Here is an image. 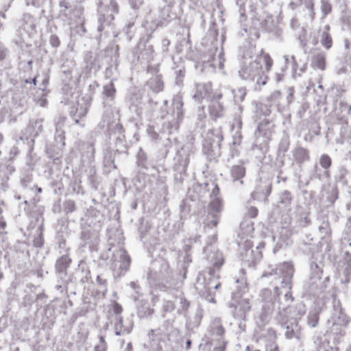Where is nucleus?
<instances>
[{"label": "nucleus", "mask_w": 351, "mask_h": 351, "mask_svg": "<svg viewBox=\"0 0 351 351\" xmlns=\"http://www.w3.org/2000/svg\"><path fill=\"white\" fill-rule=\"evenodd\" d=\"M287 330L285 332V337L287 339H292L294 337V331L293 329H291L289 326L287 328Z\"/></svg>", "instance_id": "18"}, {"label": "nucleus", "mask_w": 351, "mask_h": 351, "mask_svg": "<svg viewBox=\"0 0 351 351\" xmlns=\"http://www.w3.org/2000/svg\"><path fill=\"white\" fill-rule=\"evenodd\" d=\"M258 210L256 207L252 206L248 210V214L250 217L254 218L258 215Z\"/></svg>", "instance_id": "16"}, {"label": "nucleus", "mask_w": 351, "mask_h": 351, "mask_svg": "<svg viewBox=\"0 0 351 351\" xmlns=\"http://www.w3.org/2000/svg\"><path fill=\"white\" fill-rule=\"evenodd\" d=\"M37 191H38V193H41L42 192V189L40 187H38Z\"/></svg>", "instance_id": "32"}, {"label": "nucleus", "mask_w": 351, "mask_h": 351, "mask_svg": "<svg viewBox=\"0 0 351 351\" xmlns=\"http://www.w3.org/2000/svg\"><path fill=\"white\" fill-rule=\"evenodd\" d=\"M106 343L103 337H100V344L95 347V351H106Z\"/></svg>", "instance_id": "13"}, {"label": "nucleus", "mask_w": 351, "mask_h": 351, "mask_svg": "<svg viewBox=\"0 0 351 351\" xmlns=\"http://www.w3.org/2000/svg\"><path fill=\"white\" fill-rule=\"evenodd\" d=\"M293 94H294V89H293V88H290V93L289 94L288 98L293 99Z\"/></svg>", "instance_id": "25"}, {"label": "nucleus", "mask_w": 351, "mask_h": 351, "mask_svg": "<svg viewBox=\"0 0 351 351\" xmlns=\"http://www.w3.org/2000/svg\"><path fill=\"white\" fill-rule=\"evenodd\" d=\"M64 206L66 213H72L76 208L75 203L73 200L66 201L64 202Z\"/></svg>", "instance_id": "12"}, {"label": "nucleus", "mask_w": 351, "mask_h": 351, "mask_svg": "<svg viewBox=\"0 0 351 351\" xmlns=\"http://www.w3.org/2000/svg\"><path fill=\"white\" fill-rule=\"evenodd\" d=\"M3 141V136L0 134V143L2 142Z\"/></svg>", "instance_id": "33"}, {"label": "nucleus", "mask_w": 351, "mask_h": 351, "mask_svg": "<svg viewBox=\"0 0 351 351\" xmlns=\"http://www.w3.org/2000/svg\"><path fill=\"white\" fill-rule=\"evenodd\" d=\"M339 120L341 123L348 124V119L345 117L339 118Z\"/></svg>", "instance_id": "24"}, {"label": "nucleus", "mask_w": 351, "mask_h": 351, "mask_svg": "<svg viewBox=\"0 0 351 351\" xmlns=\"http://www.w3.org/2000/svg\"><path fill=\"white\" fill-rule=\"evenodd\" d=\"M252 351H261L260 350H254Z\"/></svg>", "instance_id": "37"}, {"label": "nucleus", "mask_w": 351, "mask_h": 351, "mask_svg": "<svg viewBox=\"0 0 351 351\" xmlns=\"http://www.w3.org/2000/svg\"><path fill=\"white\" fill-rule=\"evenodd\" d=\"M223 141V135L221 128H212L208 130L205 138V142L210 147H221Z\"/></svg>", "instance_id": "2"}, {"label": "nucleus", "mask_w": 351, "mask_h": 351, "mask_svg": "<svg viewBox=\"0 0 351 351\" xmlns=\"http://www.w3.org/2000/svg\"><path fill=\"white\" fill-rule=\"evenodd\" d=\"M116 88L114 84L111 82L108 85H106L104 87V94L106 97H110L113 99L115 97Z\"/></svg>", "instance_id": "11"}, {"label": "nucleus", "mask_w": 351, "mask_h": 351, "mask_svg": "<svg viewBox=\"0 0 351 351\" xmlns=\"http://www.w3.org/2000/svg\"><path fill=\"white\" fill-rule=\"evenodd\" d=\"M293 156L298 163H303L310 160L308 151L302 147L295 149L293 151Z\"/></svg>", "instance_id": "5"}, {"label": "nucleus", "mask_w": 351, "mask_h": 351, "mask_svg": "<svg viewBox=\"0 0 351 351\" xmlns=\"http://www.w3.org/2000/svg\"><path fill=\"white\" fill-rule=\"evenodd\" d=\"M326 53L323 51H315L311 58V66L315 70L324 71L326 66Z\"/></svg>", "instance_id": "3"}, {"label": "nucleus", "mask_w": 351, "mask_h": 351, "mask_svg": "<svg viewBox=\"0 0 351 351\" xmlns=\"http://www.w3.org/2000/svg\"><path fill=\"white\" fill-rule=\"evenodd\" d=\"M319 162L321 167L326 170L325 176L329 178L330 177V174L328 169L332 165L331 158L328 154H322L319 158Z\"/></svg>", "instance_id": "7"}, {"label": "nucleus", "mask_w": 351, "mask_h": 351, "mask_svg": "<svg viewBox=\"0 0 351 351\" xmlns=\"http://www.w3.org/2000/svg\"><path fill=\"white\" fill-rule=\"evenodd\" d=\"M273 64L274 60L271 56L262 49L243 72L247 77L263 86L269 80L267 73L271 70Z\"/></svg>", "instance_id": "1"}, {"label": "nucleus", "mask_w": 351, "mask_h": 351, "mask_svg": "<svg viewBox=\"0 0 351 351\" xmlns=\"http://www.w3.org/2000/svg\"><path fill=\"white\" fill-rule=\"evenodd\" d=\"M124 261L126 262V263L128 264V265H130V256H125L124 258H123Z\"/></svg>", "instance_id": "26"}, {"label": "nucleus", "mask_w": 351, "mask_h": 351, "mask_svg": "<svg viewBox=\"0 0 351 351\" xmlns=\"http://www.w3.org/2000/svg\"><path fill=\"white\" fill-rule=\"evenodd\" d=\"M158 91H160L163 88V82L160 80H157Z\"/></svg>", "instance_id": "21"}, {"label": "nucleus", "mask_w": 351, "mask_h": 351, "mask_svg": "<svg viewBox=\"0 0 351 351\" xmlns=\"http://www.w3.org/2000/svg\"><path fill=\"white\" fill-rule=\"evenodd\" d=\"M191 346V341L190 339H189V340H187V341L186 343V348L187 350L190 349Z\"/></svg>", "instance_id": "27"}, {"label": "nucleus", "mask_w": 351, "mask_h": 351, "mask_svg": "<svg viewBox=\"0 0 351 351\" xmlns=\"http://www.w3.org/2000/svg\"><path fill=\"white\" fill-rule=\"evenodd\" d=\"M282 269L287 272L292 273L293 271V265L291 262H284L280 265Z\"/></svg>", "instance_id": "14"}, {"label": "nucleus", "mask_w": 351, "mask_h": 351, "mask_svg": "<svg viewBox=\"0 0 351 351\" xmlns=\"http://www.w3.org/2000/svg\"><path fill=\"white\" fill-rule=\"evenodd\" d=\"M348 24L351 29V16L348 19Z\"/></svg>", "instance_id": "31"}, {"label": "nucleus", "mask_w": 351, "mask_h": 351, "mask_svg": "<svg viewBox=\"0 0 351 351\" xmlns=\"http://www.w3.org/2000/svg\"><path fill=\"white\" fill-rule=\"evenodd\" d=\"M219 191H220V189H219V186L217 184H215V187L213 189L212 193H211V197H215V199L211 202L210 205L215 206V209L217 210H219V208L221 205V201H220L219 198L217 197V196L219 194Z\"/></svg>", "instance_id": "10"}, {"label": "nucleus", "mask_w": 351, "mask_h": 351, "mask_svg": "<svg viewBox=\"0 0 351 351\" xmlns=\"http://www.w3.org/2000/svg\"><path fill=\"white\" fill-rule=\"evenodd\" d=\"M55 39L56 40V41H57L58 44H59V40H58V38H57V37H56V38H55Z\"/></svg>", "instance_id": "35"}, {"label": "nucleus", "mask_w": 351, "mask_h": 351, "mask_svg": "<svg viewBox=\"0 0 351 351\" xmlns=\"http://www.w3.org/2000/svg\"><path fill=\"white\" fill-rule=\"evenodd\" d=\"M285 195H286V196H287V199L288 202H291V197H290V194H289V193H285Z\"/></svg>", "instance_id": "28"}, {"label": "nucleus", "mask_w": 351, "mask_h": 351, "mask_svg": "<svg viewBox=\"0 0 351 351\" xmlns=\"http://www.w3.org/2000/svg\"><path fill=\"white\" fill-rule=\"evenodd\" d=\"M112 310H113V312L117 314V315H119L121 313L122 311H123V308L121 307V306L118 304V303H114L112 306Z\"/></svg>", "instance_id": "17"}, {"label": "nucleus", "mask_w": 351, "mask_h": 351, "mask_svg": "<svg viewBox=\"0 0 351 351\" xmlns=\"http://www.w3.org/2000/svg\"><path fill=\"white\" fill-rule=\"evenodd\" d=\"M245 169L243 166L235 165L231 169V176L234 180H239L244 177Z\"/></svg>", "instance_id": "8"}, {"label": "nucleus", "mask_w": 351, "mask_h": 351, "mask_svg": "<svg viewBox=\"0 0 351 351\" xmlns=\"http://www.w3.org/2000/svg\"><path fill=\"white\" fill-rule=\"evenodd\" d=\"M322 9L324 14H327L331 11V5L328 1H324L322 5Z\"/></svg>", "instance_id": "15"}, {"label": "nucleus", "mask_w": 351, "mask_h": 351, "mask_svg": "<svg viewBox=\"0 0 351 351\" xmlns=\"http://www.w3.org/2000/svg\"><path fill=\"white\" fill-rule=\"evenodd\" d=\"M112 6L114 8L115 12H118V8H117V3H112Z\"/></svg>", "instance_id": "29"}, {"label": "nucleus", "mask_w": 351, "mask_h": 351, "mask_svg": "<svg viewBox=\"0 0 351 351\" xmlns=\"http://www.w3.org/2000/svg\"><path fill=\"white\" fill-rule=\"evenodd\" d=\"M346 47L347 48H349V45H348V42H347V41L346 42Z\"/></svg>", "instance_id": "34"}, {"label": "nucleus", "mask_w": 351, "mask_h": 351, "mask_svg": "<svg viewBox=\"0 0 351 351\" xmlns=\"http://www.w3.org/2000/svg\"><path fill=\"white\" fill-rule=\"evenodd\" d=\"M328 27H327V31H325L322 34L321 43L327 49H330L332 44V38L328 33Z\"/></svg>", "instance_id": "9"}, {"label": "nucleus", "mask_w": 351, "mask_h": 351, "mask_svg": "<svg viewBox=\"0 0 351 351\" xmlns=\"http://www.w3.org/2000/svg\"><path fill=\"white\" fill-rule=\"evenodd\" d=\"M5 58V53L4 50L0 49V61L3 60Z\"/></svg>", "instance_id": "23"}, {"label": "nucleus", "mask_w": 351, "mask_h": 351, "mask_svg": "<svg viewBox=\"0 0 351 351\" xmlns=\"http://www.w3.org/2000/svg\"><path fill=\"white\" fill-rule=\"evenodd\" d=\"M219 108L221 109V110H222V106L221 105L219 104Z\"/></svg>", "instance_id": "36"}, {"label": "nucleus", "mask_w": 351, "mask_h": 351, "mask_svg": "<svg viewBox=\"0 0 351 351\" xmlns=\"http://www.w3.org/2000/svg\"><path fill=\"white\" fill-rule=\"evenodd\" d=\"M71 259L68 255H63L60 257L56 263V269L58 272L62 273L65 271L69 267Z\"/></svg>", "instance_id": "6"}, {"label": "nucleus", "mask_w": 351, "mask_h": 351, "mask_svg": "<svg viewBox=\"0 0 351 351\" xmlns=\"http://www.w3.org/2000/svg\"><path fill=\"white\" fill-rule=\"evenodd\" d=\"M341 108H343L345 110H348V114H350L351 112V106H348L346 103L341 102L340 103Z\"/></svg>", "instance_id": "20"}, {"label": "nucleus", "mask_w": 351, "mask_h": 351, "mask_svg": "<svg viewBox=\"0 0 351 351\" xmlns=\"http://www.w3.org/2000/svg\"><path fill=\"white\" fill-rule=\"evenodd\" d=\"M5 226H6V223L4 221H3L0 223V227L2 228H5Z\"/></svg>", "instance_id": "30"}, {"label": "nucleus", "mask_w": 351, "mask_h": 351, "mask_svg": "<svg viewBox=\"0 0 351 351\" xmlns=\"http://www.w3.org/2000/svg\"><path fill=\"white\" fill-rule=\"evenodd\" d=\"M181 303L183 304V306L186 307V308H188L189 306V302L186 299H182Z\"/></svg>", "instance_id": "22"}, {"label": "nucleus", "mask_w": 351, "mask_h": 351, "mask_svg": "<svg viewBox=\"0 0 351 351\" xmlns=\"http://www.w3.org/2000/svg\"><path fill=\"white\" fill-rule=\"evenodd\" d=\"M280 92L277 90L274 92L270 97L268 98V100L272 101L273 99H278L280 97Z\"/></svg>", "instance_id": "19"}, {"label": "nucleus", "mask_w": 351, "mask_h": 351, "mask_svg": "<svg viewBox=\"0 0 351 351\" xmlns=\"http://www.w3.org/2000/svg\"><path fill=\"white\" fill-rule=\"evenodd\" d=\"M267 337L265 346V351H280L279 346L276 342L278 335L273 328H269L266 330Z\"/></svg>", "instance_id": "4"}]
</instances>
